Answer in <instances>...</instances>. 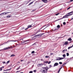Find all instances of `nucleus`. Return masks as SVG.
<instances>
[{
  "label": "nucleus",
  "mask_w": 73,
  "mask_h": 73,
  "mask_svg": "<svg viewBox=\"0 0 73 73\" xmlns=\"http://www.w3.org/2000/svg\"><path fill=\"white\" fill-rule=\"evenodd\" d=\"M48 0H42V1H44V3H47L48 2Z\"/></svg>",
  "instance_id": "obj_11"
},
{
  "label": "nucleus",
  "mask_w": 73,
  "mask_h": 73,
  "mask_svg": "<svg viewBox=\"0 0 73 73\" xmlns=\"http://www.w3.org/2000/svg\"><path fill=\"white\" fill-rule=\"evenodd\" d=\"M18 63H20V62H18Z\"/></svg>",
  "instance_id": "obj_50"
},
{
  "label": "nucleus",
  "mask_w": 73,
  "mask_h": 73,
  "mask_svg": "<svg viewBox=\"0 0 73 73\" xmlns=\"http://www.w3.org/2000/svg\"><path fill=\"white\" fill-rule=\"evenodd\" d=\"M46 58H49V56H45Z\"/></svg>",
  "instance_id": "obj_27"
},
{
  "label": "nucleus",
  "mask_w": 73,
  "mask_h": 73,
  "mask_svg": "<svg viewBox=\"0 0 73 73\" xmlns=\"http://www.w3.org/2000/svg\"><path fill=\"white\" fill-rule=\"evenodd\" d=\"M63 25H65L66 24V23L65 22L63 23Z\"/></svg>",
  "instance_id": "obj_26"
},
{
  "label": "nucleus",
  "mask_w": 73,
  "mask_h": 73,
  "mask_svg": "<svg viewBox=\"0 0 73 73\" xmlns=\"http://www.w3.org/2000/svg\"><path fill=\"white\" fill-rule=\"evenodd\" d=\"M19 69V68H18L17 69V70H18V69Z\"/></svg>",
  "instance_id": "obj_43"
},
{
  "label": "nucleus",
  "mask_w": 73,
  "mask_h": 73,
  "mask_svg": "<svg viewBox=\"0 0 73 73\" xmlns=\"http://www.w3.org/2000/svg\"><path fill=\"white\" fill-rule=\"evenodd\" d=\"M63 59H65V58H60L59 57L56 58V60H63Z\"/></svg>",
  "instance_id": "obj_4"
},
{
  "label": "nucleus",
  "mask_w": 73,
  "mask_h": 73,
  "mask_svg": "<svg viewBox=\"0 0 73 73\" xmlns=\"http://www.w3.org/2000/svg\"><path fill=\"white\" fill-rule=\"evenodd\" d=\"M23 61H24V60H21V62H22Z\"/></svg>",
  "instance_id": "obj_40"
},
{
  "label": "nucleus",
  "mask_w": 73,
  "mask_h": 73,
  "mask_svg": "<svg viewBox=\"0 0 73 73\" xmlns=\"http://www.w3.org/2000/svg\"><path fill=\"white\" fill-rule=\"evenodd\" d=\"M70 7H69L67 9V10H68V9H70Z\"/></svg>",
  "instance_id": "obj_32"
},
{
  "label": "nucleus",
  "mask_w": 73,
  "mask_h": 73,
  "mask_svg": "<svg viewBox=\"0 0 73 73\" xmlns=\"http://www.w3.org/2000/svg\"><path fill=\"white\" fill-rule=\"evenodd\" d=\"M28 27L27 28H26V29H25V30H28Z\"/></svg>",
  "instance_id": "obj_37"
},
{
  "label": "nucleus",
  "mask_w": 73,
  "mask_h": 73,
  "mask_svg": "<svg viewBox=\"0 0 73 73\" xmlns=\"http://www.w3.org/2000/svg\"><path fill=\"white\" fill-rule=\"evenodd\" d=\"M53 53H51L50 54H51V55H53Z\"/></svg>",
  "instance_id": "obj_41"
},
{
  "label": "nucleus",
  "mask_w": 73,
  "mask_h": 73,
  "mask_svg": "<svg viewBox=\"0 0 73 73\" xmlns=\"http://www.w3.org/2000/svg\"><path fill=\"white\" fill-rule=\"evenodd\" d=\"M73 13V11H72L70 13H68V14H70V13Z\"/></svg>",
  "instance_id": "obj_24"
},
{
  "label": "nucleus",
  "mask_w": 73,
  "mask_h": 73,
  "mask_svg": "<svg viewBox=\"0 0 73 73\" xmlns=\"http://www.w3.org/2000/svg\"><path fill=\"white\" fill-rule=\"evenodd\" d=\"M72 38H69L68 40V41H72Z\"/></svg>",
  "instance_id": "obj_12"
},
{
  "label": "nucleus",
  "mask_w": 73,
  "mask_h": 73,
  "mask_svg": "<svg viewBox=\"0 0 73 73\" xmlns=\"http://www.w3.org/2000/svg\"><path fill=\"white\" fill-rule=\"evenodd\" d=\"M49 67H52V65H50Z\"/></svg>",
  "instance_id": "obj_45"
},
{
  "label": "nucleus",
  "mask_w": 73,
  "mask_h": 73,
  "mask_svg": "<svg viewBox=\"0 0 73 73\" xmlns=\"http://www.w3.org/2000/svg\"><path fill=\"white\" fill-rule=\"evenodd\" d=\"M41 29V28L40 29Z\"/></svg>",
  "instance_id": "obj_56"
},
{
  "label": "nucleus",
  "mask_w": 73,
  "mask_h": 73,
  "mask_svg": "<svg viewBox=\"0 0 73 73\" xmlns=\"http://www.w3.org/2000/svg\"><path fill=\"white\" fill-rule=\"evenodd\" d=\"M29 41V40H28L24 41H23L22 42V44H24V43H25V42H27V41Z\"/></svg>",
  "instance_id": "obj_9"
},
{
  "label": "nucleus",
  "mask_w": 73,
  "mask_h": 73,
  "mask_svg": "<svg viewBox=\"0 0 73 73\" xmlns=\"http://www.w3.org/2000/svg\"><path fill=\"white\" fill-rule=\"evenodd\" d=\"M59 14H60V13H58L57 14H55V15H56V16H57V15H59Z\"/></svg>",
  "instance_id": "obj_28"
},
{
  "label": "nucleus",
  "mask_w": 73,
  "mask_h": 73,
  "mask_svg": "<svg viewBox=\"0 0 73 73\" xmlns=\"http://www.w3.org/2000/svg\"><path fill=\"white\" fill-rule=\"evenodd\" d=\"M59 64H62V62H59Z\"/></svg>",
  "instance_id": "obj_30"
},
{
  "label": "nucleus",
  "mask_w": 73,
  "mask_h": 73,
  "mask_svg": "<svg viewBox=\"0 0 73 73\" xmlns=\"http://www.w3.org/2000/svg\"><path fill=\"white\" fill-rule=\"evenodd\" d=\"M11 69H7L6 70H4V71H8L9 70H10Z\"/></svg>",
  "instance_id": "obj_15"
},
{
  "label": "nucleus",
  "mask_w": 73,
  "mask_h": 73,
  "mask_svg": "<svg viewBox=\"0 0 73 73\" xmlns=\"http://www.w3.org/2000/svg\"><path fill=\"white\" fill-rule=\"evenodd\" d=\"M56 30H57V29H55V30H54V31H56Z\"/></svg>",
  "instance_id": "obj_46"
},
{
  "label": "nucleus",
  "mask_w": 73,
  "mask_h": 73,
  "mask_svg": "<svg viewBox=\"0 0 73 73\" xmlns=\"http://www.w3.org/2000/svg\"><path fill=\"white\" fill-rule=\"evenodd\" d=\"M33 73V71H31L29 72V73Z\"/></svg>",
  "instance_id": "obj_34"
},
{
  "label": "nucleus",
  "mask_w": 73,
  "mask_h": 73,
  "mask_svg": "<svg viewBox=\"0 0 73 73\" xmlns=\"http://www.w3.org/2000/svg\"><path fill=\"white\" fill-rule=\"evenodd\" d=\"M62 68V67H61L60 69L58 71V73H59V72H60V70H61V69Z\"/></svg>",
  "instance_id": "obj_21"
},
{
  "label": "nucleus",
  "mask_w": 73,
  "mask_h": 73,
  "mask_svg": "<svg viewBox=\"0 0 73 73\" xmlns=\"http://www.w3.org/2000/svg\"><path fill=\"white\" fill-rule=\"evenodd\" d=\"M6 73H8V72H6Z\"/></svg>",
  "instance_id": "obj_51"
},
{
  "label": "nucleus",
  "mask_w": 73,
  "mask_h": 73,
  "mask_svg": "<svg viewBox=\"0 0 73 73\" xmlns=\"http://www.w3.org/2000/svg\"><path fill=\"white\" fill-rule=\"evenodd\" d=\"M50 62H51L50 61L49 62H48V64H50Z\"/></svg>",
  "instance_id": "obj_36"
},
{
  "label": "nucleus",
  "mask_w": 73,
  "mask_h": 73,
  "mask_svg": "<svg viewBox=\"0 0 73 73\" xmlns=\"http://www.w3.org/2000/svg\"><path fill=\"white\" fill-rule=\"evenodd\" d=\"M62 56L63 57H66V55H65V54H64L62 55Z\"/></svg>",
  "instance_id": "obj_17"
},
{
  "label": "nucleus",
  "mask_w": 73,
  "mask_h": 73,
  "mask_svg": "<svg viewBox=\"0 0 73 73\" xmlns=\"http://www.w3.org/2000/svg\"><path fill=\"white\" fill-rule=\"evenodd\" d=\"M2 70V68H0V71H1V70Z\"/></svg>",
  "instance_id": "obj_33"
},
{
  "label": "nucleus",
  "mask_w": 73,
  "mask_h": 73,
  "mask_svg": "<svg viewBox=\"0 0 73 73\" xmlns=\"http://www.w3.org/2000/svg\"><path fill=\"white\" fill-rule=\"evenodd\" d=\"M5 14V13H3V15H6V14Z\"/></svg>",
  "instance_id": "obj_48"
},
{
  "label": "nucleus",
  "mask_w": 73,
  "mask_h": 73,
  "mask_svg": "<svg viewBox=\"0 0 73 73\" xmlns=\"http://www.w3.org/2000/svg\"><path fill=\"white\" fill-rule=\"evenodd\" d=\"M68 14H67L66 15H65L64 16H63V17L61 19H60L59 20H61V19H65V18H68V16H70V15H72L73 14H71L68 15H67Z\"/></svg>",
  "instance_id": "obj_2"
},
{
  "label": "nucleus",
  "mask_w": 73,
  "mask_h": 73,
  "mask_svg": "<svg viewBox=\"0 0 73 73\" xmlns=\"http://www.w3.org/2000/svg\"><path fill=\"white\" fill-rule=\"evenodd\" d=\"M39 65H43L42 64H39Z\"/></svg>",
  "instance_id": "obj_47"
},
{
  "label": "nucleus",
  "mask_w": 73,
  "mask_h": 73,
  "mask_svg": "<svg viewBox=\"0 0 73 73\" xmlns=\"http://www.w3.org/2000/svg\"><path fill=\"white\" fill-rule=\"evenodd\" d=\"M24 29V27H23L22 29Z\"/></svg>",
  "instance_id": "obj_49"
},
{
  "label": "nucleus",
  "mask_w": 73,
  "mask_h": 73,
  "mask_svg": "<svg viewBox=\"0 0 73 73\" xmlns=\"http://www.w3.org/2000/svg\"><path fill=\"white\" fill-rule=\"evenodd\" d=\"M17 72H18V71L17 72Z\"/></svg>",
  "instance_id": "obj_53"
},
{
  "label": "nucleus",
  "mask_w": 73,
  "mask_h": 73,
  "mask_svg": "<svg viewBox=\"0 0 73 73\" xmlns=\"http://www.w3.org/2000/svg\"><path fill=\"white\" fill-rule=\"evenodd\" d=\"M44 63H48V61H46L45 62H44Z\"/></svg>",
  "instance_id": "obj_35"
},
{
  "label": "nucleus",
  "mask_w": 73,
  "mask_h": 73,
  "mask_svg": "<svg viewBox=\"0 0 73 73\" xmlns=\"http://www.w3.org/2000/svg\"><path fill=\"white\" fill-rule=\"evenodd\" d=\"M69 53H66V56H69Z\"/></svg>",
  "instance_id": "obj_23"
},
{
  "label": "nucleus",
  "mask_w": 73,
  "mask_h": 73,
  "mask_svg": "<svg viewBox=\"0 0 73 73\" xmlns=\"http://www.w3.org/2000/svg\"><path fill=\"white\" fill-rule=\"evenodd\" d=\"M72 34H73V33H72Z\"/></svg>",
  "instance_id": "obj_54"
},
{
  "label": "nucleus",
  "mask_w": 73,
  "mask_h": 73,
  "mask_svg": "<svg viewBox=\"0 0 73 73\" xmlns=\"http://www.w3.org/2000/svg\"><path fill=\"white\" fill-rule=\"evenodd\" d=\"M10 13V12H5L2 13L0 14V16H1V15H4V13H5V15H7V14H8V13Z\"/></svg>",
  "instance_id": "obj_5"
},
{
  "label": "nucleus",
  "mask_w": 73,
  "mask_h": 73,
  "mask_svg": "<svg viewBox=\"0 0 73 73\" xmlns=\"http://www.w3.org/2000/svg\"><path fill=\"white\" fill-rule=\"evenodd\" d=\"M4 66H2V67H1V68H4Z\"/></svg>",
  "instance_id": "obj_42"
},
{
  "label": "nucleus",
  "mask_w": 73,
  "mask_h": 73,
  "mask_svg": "<svg viewBox=\"0 0 73 73\" xmlns=\"http://www.w3.org/2000/svg\"><path fill=\"white\" fill-rule=\"evenodd\" d=\"M58 65H59V64L58 63H55L54 64V66H57Z\"/></svg>",
  "instance_id": "obj_6"
},
{
  "label": "nucleus",
  "mask_w": 73,
  "mask_h": 73,
  "mask_svg": "<svg viewBox=\"0 0 73 73\" xmlns=\"http://www.w3.org/2000/svg\"><path fill=\"white\" fill-rule=\"evenodd\" d=\"M41 36V35H36L35 36L32 38V40H35V39H36V37H39V36Z\"/></svg>",
  "instance_id": "obj_3"
},
{
  "label": "nucleus",
  "mask_w": 73,
  "mask_h": 73,
  "mask_svg": "<svg viewBox=\"0 0 73 73\" xmlns=\"http://www.w3.org/2000/svg\"><path fill=\"white\" fill-rule=\"evenodd\" d=\"M48 67H44L42 68V72L43 73H47L48 71V68H47Z\"/></svg>",
  "instance_id": "obj_1"
},
{
  "label": "nucleus",
  "mask_w": 73,
  "mask_h": 73,
  "mask_svg": "<svg viewBox=\"0 0 73 73\" xmlns=\"http://www.w3.org/2000/svg\"><path fill=\"white\" fill-rule=\"evenodd\" d=\"M11 16H12V15H11V16L8 15L7 17V18H9V17H11Z\"/></svg>",
  "instance_id": "obj_19"
},
{
  "label": "nucleus",
  "mask_w": 73,
  "mask_h": 73,
  "mask_svg": "<svg viewBox=\"0 0 73 73\" xmlns=\"http://www.w3.org/2000/svg\"><path fill=\"white\" fill-rule=\"evenodd\" d=\"M14 56H15V54H12L11 55L10 57H14Z\"/></svg>",
  "instance_id": "obj_14"
},
{
  "label": "nucleus",
  "mask_w": 73,
  "mask_h": 73,
  "mask_svg": "<svg viewBox=\"0 0 73 73\" xmlns=\"http://www.w3.org/2000/svg\"><path fill=\"white\" fill-rule=\"evenodd\" d=\"M32 27V25H29L28 27V28H31Z\"/></svg>",
  "instance_id": "obj_18"
},
{
  "label": "nucleus",
  "mask_w": 73,
  "mask_h": 73,
  "mask_svg": "<svg viewBox=\"0 0 73 73\" xmlns=\"http://www.w3.org/2000/svg\"><path fill=\"white\" fill-rule=\"evenodd\" d=\"M34 53H35V51H32L31 52V53L32 54Z\"/></svg>",
  "instance_id": "obj_29"
},
{
  "label": "nucleus",
  "mask_w": 73,
  "mask_h": 73,
  "mask_svg": "<svg viewBox=\"0 0 73 73\" xmlns=\"http://www.w3.org/2000/svg\"><path fill=\"white\" fill-rule=\"evenodd\" d=\"M72 47H73V45H72Z\"/></svg>",
  "instance_id": "obj_55"
},
{
  "label": "nucleus",
  "mask_w": 73,
  "mask_h": 73,
  "mask_svg": "<svg viewBox=\"0 0 73 73\" xmlns=\"http://www.w3.org/2000/svg\"><path fill=\"white\" fill-rule=\"evenodd\" d=\"M66 51H67V49L64 50H63L62 53H65V52H66Z\"/></svg>",
  "instance_id": "obj_10"
},
{
  "label": "nucleus",
  "mask_w": 73,
  "mask_h": 73,
  "mask_svg": "<svg viewBox=\"0 0 73 73\" xmlns=\"http://www.w3.org/2000/svg\"><path fill=\"white\" fill-rule=\"evenodd\" d=\"M72 46H71L70 47H69L68 48V49H70V48H72Z\"/></svg>",
  "instance_id": "obj_22"
},
{
  "label": "nucleus",
  "mask_w": 73,
  "mask_h": 73,
  "mask_svg": "<svg viewBox=\"0 0 73 73\" xmlns=\"http://www.w3.org/2000/svg\"><path fill=\"white\" fill-rule=\"evenodd\" d=\"M3 64H5V62H3Z\"/></svg>",
  "instance_id": "obj_39"
},
{
  "label": "nucleus",
  "mask_w": 73,
  "mask_h": 73,
  "mask_svg": "<svg viewBox=\"0 0 73 73\" xmlns=\"http://www.w3.org/2000/svg\"><path fill=\"white\" fill-rule=\"evenodd\" d=\"M27 43H28V42H27V43H25V44H27Z\"/></svg>",
  "instance_id": "obj_52"
},
{
  "label": "nucleus",
  "mask_w": 73,
  "mask_h": 73,
  "mask_svg": "<svg viewBox=\"0 0 73 73\" xmlns=\"http://www.w3.org/2000/svg\"><path fill=\"white\" fill-rule=\"evenodd\" d=\"M38 35H41V36H39V37H41V36H42V35H44V33L41 34H38Z\"/></svg>",
  "instance_id": "obj_31"
},
{
  "label": "nucleus",
  "mask_w": 73,
  "mask_h": 73,
  "mask_svg": "<svg viewBox=\"0 0 73 73\" xmlns=\"http://www.w3.org/2000/svg\"><path fill=\"white\" fill-rule=\"evenodd\" d=\"M11 41H14L15 42L16 41H17V40H9L8 41H7L6 42L4 43V44H5V43H7V42H10Z\"/></svg>",
  "instance_id": "obj_7"
},
{
  "label": "nucleus",
  "mask_w": 73,
  "mask_h": 73,
  "mask_svg": "<svg viewBox=\"0 0 73 73\" xmlns=\"http://www.w3.org/2000/svg\"><path fill=\"white\" fill-rule=\"evenodd\" d=\"M33 2H31L29 4V5H31V4H33Z\"/></svg>",
  "instance_id": "obj_20"
},
{
  "label": "nucleus",
  "mask_w": 73,
  "mask_h": 73,
  "mask_svg": "<svg viewBox=\"0 0 73 73\" xmlns=\"http://www.w3.org/2000/svg\"><path fill=\"white\" fill-rule=\"evenodd\" d=\"M33 72H36V70H34V71H33Z\"/></svg>",
  "instance_id": "obj_38"
},
{
  "label": "nucleus",
  "mask_w": 73,
  "mask_h": 73,
  "mask_svg": "<svg viewBox=\"0 0 73 73\" xmlns=\"http://www.w3.org/2000/svg\"><path fill=\"white\" fill-rule=\"evenodd\" d=\"M10 48H11L9 47L8 48H4L3 49V50H8V49H10Z\"/></svg>",
  "instance_id": "obj_8"
},
{
  "label": "nucleus",
  "mask_w": 73,
  "mask_h": 73,
  "mask_svg": "<svg viewBox=\"0 0 73 73\" xmlns=\"http://www.w3.org/2000/svg\"><path fill=\"white\" fill-rule=\"evenodd\" d=\"M70 1H71V2L73 1V0H71Z\"/></svg>",
  "instance_id": "obj_44"
},
{
  "label": "nucleus",
  "mask_w": 73,
  "mask_h": 73,
  "mask_svg": "<svg viewBox=\"0 0 73 73\" xmlns=\"http://www.w3.org/2000/svg\"><path fill=\"white\" fill-rule=\"evenodd\" d=\"M68 42L66 41L65 42L64 44H65V45H68Z\"/></svg>",
  "instance_id": "obj_13"
},
{
  "label": "nucleus",
  "mask_w": 73,
  "mask_h": 73,
  "mask_svg": "<svg viewBox=\"0 0 73 73\" xmlns=\"http://www.w3.org/2000/svg\"><path fill=\"white\" fill-rule=\"evenodd\" d=\"M60 25H57V28H60Z\"/></svg>",
  "instance_id": "obj_25"
},
{
  "label": "nucleus",
  "mask_w": 73,
  "mask_h": 73,
  "mask_svg": "<svg viewBox=\"0 0 73 73\" xmlns=\"http://www.w3.org/2000/svg\"><path fill=\"white\" fill-rule=\"evenodd\" d=\"M9 62H10V60L8 61L6 63V64H8L9 63Z\"/></svg>",
  "instance_id": "obj_16"
}]
</instances>
